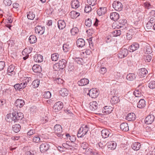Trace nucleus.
<instances>
[{"instance_id": "nucleus-45", "label": "nucleus", "mask_w": 155, "mask_h": 155, "mask_svg": "<svg viewBox=\"0 0 155 155\" xmlns=\"http://www.w3.org/2000/svg\"><path fill=\"white\" fill-rule=\"evenodd\" d=\"M59 55L57 53H54L51 55V58L52 61H56L58 60Z\"/></svg>"}, {"instance_id": "nucleus-64", "label": "nucleus", "mask_w": 155, "mask_h": 155, "mask_svg": "<svg viewBox=\"0 0 155 155\" xmlns=\"http://www.w3.org/2000/svg\"><path fill=\"white\" fill-rule=\"evenodd\" d=\"M153 26V24L148 22L146 25V27L148 29H151Z\"/></svg>"}, {"instance_id": "nucleus-2", "label": "nucleus", "mask_w": 155, "mask_h": 155, "mask_svg": "<svg viewBox=\"0 0 155 155\" xmlns=\"http://www.w3.org/2000/svg\"><path fill=\"white\" fill-rule=\"evenodd\" d=\"M12 119L14 122H15L19 120H21L23 117L24 115L22 113L14 111L12 113Z\"/></svg>"}, {"instance_id": "nucleus-18", "label": "nucleus", "mask_w": 155, "mask_h": 155, "mask_svg": "<svg viewBox=\"0 0 155 155\" xmlns=\"http://www.w3.org/2000/svg\"><path fill=\"white\" fill-rule=\"evenodd\" d=\"M148 71L145 68H142L139 70V75L140 77H145Z\"/></svg>"}, {"instance_id": "nucleus-40", "label": "nucleus", "mask_w": 155, "mask_h": 155, "mask_svg": "<svg viewBox=\"0 0 155 155\" xmlns=\"http://www.w3.org/2000/svg\"><path fill=\"white\" fill-rule=\"evenodd\" d=\"M51 94L49 91H46L44 92L43 97L45 98H50L51 97Z\"/></svg>"}, {"instance_id": "nucleus-59", "label": "nucleus", "mask_w": 155, "mask_h": 155, "mask_svg": "<svg viewBox=\"0 0 155 155\" xmlns=\"http://www.w3.org/2000/svg\"><path fill=\"white\" fill-rule=\"evenodd\" d=\"M144 58L145 60L146 61H147V62H149L152 59V57L150 55H148L145 56V58Z\"/></svg>"}, {"instance_id": "nucleus-56", "label": "nucleus", "mask_w": 155, "mask_h": 155, "mask_svg": "<svg viewBox=\"0 0 155 155\" xmlns=\"http://www.w3.org/2000/svg\"><path fill=\"white\" fill-rule=\"evenodd\" d=\"M87 3L92 6L96 5L97 3V0H87Z\"/></svg>"}, {"instance_id": "nucleus-5", "label": "nucleus", "mask_w": 155, "mask_h": 155, "mask_svg": "<svg viewBox=\"0 0 155 155\" xmlns=\"http://www.w3.org/2000/svg\"><path fill=\"white\" fill-rule=\"evenodd\" d=\"M99 94V93L98 90L93 88L89 90V93L87 95H89L92 98H96Z\"/></svg>"}, {"instance_id": "nucleus-48", "label": "nucleus", "mask_w": 155, "mask_h": 155, "mask_svg": "<svg viewBox=\"0 0 155 155\" xmlns=\"http://www.w3.org/2000/svg\"><path fill=\"white\" fill-rule=\"evenodd\" d=\"M73 28L71 29V32L72 35H75L77 34L78 32V28L77 27H74L73 25Z\"/></svg>"}, {"instance_id": "nucleus-60", "label": "nucleus", "mask_w": 155, "mask_h": 155, "mask_svg": "<svg viewBox=\"0 0 155 155\" xmlns=\"http://www.w3.org/2000/svg\"><path fill=\"white\" fill-rule=\"evenodd\" d=\"M87 146L86 145L85 143H82L81 144V147L80 148V150H81L82 149H83V150H86L87 149Z\"/></svg>"}, {"instance_id": "nucleus-57", "label": "nucleus", "mask_w": 155, "mask_h": 155, "mask_svg": "<svg viewBox=\"0 0 155 155\" xmlns=\"http://www.w3.org/2000/svg\"><path fill=\"white\" fill-rule=\"evenodd\" d=\"M92 8L88 5H87L84 8V12L86 13H88L91 11Z\"/></svg>"}, {"instance_id": "nucleus-17", "label": "nucleus", "mask_w": 155, "mask_h": 155, "mask_svg": "<svg viewBox=\"0 0 155 155\" xmlns=\"http://www.w3.org/2000/svg\"><path fill=\"white\" fill-rule=\"evenodd\" d=\"M135 119V115L133 113L128 114L126 117V119L128 121H133Z\"/></svg>"}, {"instance_id": "nucleus-42", "label": "nucleus", "mask_w": 155, "mask_h": 155, "mask_svg": "<svg viewBox=\"0 0 155 155\" xmlns=\"http://www.w3.org/2000/svg\"><path fill=\"white\" fill-rule=\"evenodd\" d=\"M85 44L84 40L82 38L78 39V47H82Z\"/></svg>"}, {"instance_id": "nucleus-25", "label": "nucleus", "mask_w": 155, "mask_h": 155, "mask_svg": "<svg viewBox=\"0 0 155 155\" xmlns=\"http://www.w3.org/2000/svg\"><path fill=\"white\" fill-rule=\"evenodd\" d=\"M27 17L29 19L33 20L35 17V14L33 11H29L27 13Z\"/></svg>"}, {"instance_id": "nucleus-13", "label": "nucleus", "mask_w": 155, "mask_h": 155, "mask_svg": "<svg viewBox=\"0 0 155 155\" xmlns=\"http://www.w3.org/2000/svg\"><path fill=\"white\" fill-rule=\"evenodd\" d=\"M35 31L36 34L42 35L44 34L45 31L44 27H43L41 26H38L35 28Z\"/></svg>"}, {"instance_id": "nucleus-7", "label": "nucleus", "mask_w": 155, "mask_h": 155, "mask_svg": "<svg viewBox=\"0 0 155 155\" xmlns=\"http://www.w3.org/2000/svg\"><path fill=\"white\" fill-rule=\"evenodd\" d=\"M63 107V103L59 101L54 104L53 107V110L55 112H57L60 110Z\"/></svg>"}, {"instance_id": "nucleus-39", "label": "nucleus", "mask_w": 155, "mask_h": 155, "mask_svg": "<svg viewBox=\"0 0 155 155\" xmlns=\"http://www.w3.org/2000/svg\"><path fill=\"white\" fill-rule=\"evenodd\" d=\"M110 101L112 104H115L119 102L120 100L116 95H113L111 98Z\"/></svg>"}, {"instance_id": "nucleus-22", "label": "nucleus", "mask_w": 155, "mask_h": 155, "mask_svg": "<svg viewBox=\"0 0 155 155\" xmlns=\"http://www.w3.org/2000/svg\"><path fill=\"white\" fill-rule=\"evenodd\" d=\"M25 84L22 82L20 84H16L14 85V87L16 90L21 91V89H23L25 87Z\"/></svg>"}, {"instance_id": "nucleus-28", "label": "nucleus", "mask_w": 155, "mask_h": 155, "mask_svg": "<svg viewBox=\"0 0 155 155\" xmlns=\"http://www.w3.org/2000/svg\"><path fill=\"white\" fill-rule=\"evenodd\" d=\"M35 61L41 62L43 61V56L40 54H35L34 57Z\"/></svg>"}, {"instance_id": "nucleus-21", "label": "nucleus", "mask_w": 155, "mask_h": 155, "mask_svg": "<svg viewBox=\"0 0 155 155\" xmlns=\"http://www.w3.org/2000/svg\"><path fill=\"white\" fill-rule=\"evenodd\" d=\"M102 112L106 114H110L113 110L112 108L110 106H106L104 107Z\"/></svg>"}, {"instance_id": "nucleus-3", "label": "nucleus", "mask_w": 155, "mask_h": 155, "mask_svg": "<svg viewBox=\"0 0 155 155\" xmlns=\"http://www.w3.org/2000/svg\"><path fill=\"white\" fill-rule=\"evenodd\" d=\"M88 129L87 125H81L78 130V138L82 137L88 131Z\"/></svg>"}, {"instance_id": "nucleus-43", "label": "nucleus", "mask_w": 155, "mask_h": 155, "mask_svg": "<svg viewBox=\"0 0 155 155\" xmlns=\"http://www.w3.org/2000/svg\"><path fill=\"white\" fill-rule=\"evenodd\" d=\"M127 22L126 20L124 19H121L119 21V24L118 25L120 28L123 27Z\"/></svg>"}, {"instance_id": "nucleus-1", "label": "nucleus", "mask_w": 155, "mask_h": 155, "mask_svg": "<svg viewBox=\"0 0 155 155\" xmlns=\"http://www.w3.org/2000/svg\"><path fill=\"white\" fill-rule=\"evenodd\" d=\"M66 61L65 60L62 59L57 63L54 64L53 68L55 71H61L66 67Z\"/></svg>"}, {"instance_id": "nucleus-53", "label": "nucleus", "mask_w": 155, "mask_h": 155, "mask_svg": "<svg viewBox=\"0 0 155 155\" xmlns=\"http://www.w3.org/2000/svg\"><path fill=\"white\" fill-rule=\"evenodd\" d=\"M85 24L87 27H90L92 24L91 19L90 18H88L86 20Z\"/></svg>"}, {"instance_id": "nucleus-31", "label": "nucleus", "mask_w": 155, "mask_h": 155, "mask_svg": "<svg viewBox=\"0 0 155 155\" xmlns=\"http://www.w3.org/2000/svg\"><path fill=\"white\" fill-rule=\"evenodd\" d=\"M60 95L64 97L68 95V91L65 88H63L61 89V90L60 91Z\"/></svg>"}, {"instance_id": "nucleus-12", "label": "nucleus", "mask_w": 155, "mask_h": 155, "mask_svg": "<svg viewBox=\"0 0 155 155\" xmlns=\"http://www.w3.org/2000/svg\"><path fill=\"white\" fill-rule=\"evenodd\" d=\"M139 48V45L137 42L133 43L128 48L130 52H133L137 50Z\"/></svg>"}, {"instance_id": "nucleus-14", "label": "nucleus", "mask_w": 155, "mask_h": 155, "mask_svg": "<svg viewBox=\"0 0 155 155\" xmlns=\"http://www.w3.org/2000/svg\"><path fill=\"white\" fill-rule=\"evenodd\" d=\"M25 104L24 101L21 99H17L15 103V105L17 107L21 108Z\"/></svg>"}, {"instance_id": "nucleus-24", "label": "nucleus", "mask_w": 155, "mask_h": 155, "mask_svg": "<svg viewBox=\"0 0 155 155\" xmlns=\"http://www.w3.org/2000/svg\"><path fill=\"white\" fill-rule=\"evenodd\" d=\"M32 69L33 71L35 73H40L42 71L41 67L37 64L33 65Z\"/></svg>"}, {"instance_id": "nucleus-41", "label": "nucleus", "mask_w": 155, "mask_h": 155, "mask_svg": "<svg viewBox=\"0 0 155 155\" xmlns=\"http://www.w3.org/2000/svg\"><path fill=\"white\" fill-rule=\"evenodd\" d=\"M15 69V66L13 65H11L9 66L8 68V73H11L12 74H14L15 72L14 71Z\"/></svg>"}, {"instance_id": "nucleus-30", "label": "nucleus", "mask_w": 155, "mask_h": 155, "mask_svg": "<svg viewBox=\"0 0 155 155\" xmlns=\"http://www.w3.org/2000/svg\"><path fill=\"white\" fill-rule=\"evenodd\" d=\"M145 106V101L144 99H141L138 102L137 105L138 107L142 108Z\"/></svg>"}, {"instance_id": "nucleus-50", "label": "nucleus", "mask_w": 155, "mask_h": 155, "mask_svg": "<svg viewBox=\"0 0 155 155\" xmlns=\"http://www.w3.org/2000/svg\"><path fill=\"white\" fill-rule=\"evenodd\" d=\"M112 33L114 36L116 37L119 36L121 34V32L120 30H114L113 31Z\"/></svg>"}, {"instance_id": "nucleus-11", "label": "nucleus", "mask_w": 155, "mask_h": 155, "mask_svg": "<svg viewBox=\"0 0 155 155\" xmlns=\"http://www.w3.org/2000/svg\"><path fill=\"white\" fill-rule=\"evenodd\" d=\"M154 117L152 114L148 115L145 119V122L146 124H151L154 121Z\"/></svg>"}, {"instance_id": "nucleus-52", "label": "nucleus", "mask_w": 155, "mask_h": 155, "mask_svg": "<svg viewBox=\"0 0 155 155\" xmlns=\"http://www.w3.org/2000/svg\"><path fill=\"white\" fill-rule=\"evenodd\" d=\"M71 6L73 8H78V0L72 1L71 3Z\"/></svg>"}, {"instance_id": "nucleus-46", "label": "nucleus", "mask_w": 155, "mask_h": 155, "mask_svg": "<svg viewBox=\"0 0 155 155\" xmlns=\"http://www.w3.org/2000/svg\"><path fill=\"white\" fill-rule=\"evenodd\" d=\"M78 12L73 11L71 12L70 15L72 18H76L78 17Z\"/></svg>"}, {"instance_id": "nucleus-32", "label": "nucleus", "mask_w": 155, "mask_h": 155, "mask_svg": "<svg viewBox=\"0 0 155 155\" xmlns=\"http://www.w3.org/2000/svg\"><path fill=\"white\" fill-rule=\"evenodd\" d=\"M21 129V126L19 124H16L12 126V130L15 132H18Z\"/></svg>"}, {"instance_id": "nucleus-55", "label": "nucleus", "mask_w": 155, "mask_h": 155, "mask_svg": "<svg viewBox=\"0 0 155 155\" xmlns=\"http://www.w3.org/2000/svg\"><path fill=\"white\" fill-rule=\"evenodd\" d=\"M3 2L5 5L7 6H10L12 3L11 0H4Z\"/></svg>"}, {"instance_id": "nucleus-61", "label": "nucleus", "mask_w": 155, "mask_h": 155, "mask_svg": "<svg viewBox=\"0 0 155 155\" xmlns=\"http://www.w3.org/2000/svg\"><path fill=\"white\" fill-rule=\"evenodd\" d=\"M5 62L4 61H0V71L2 70L5 67Z\"/></svg>"}, {"instance_id": "nucleus-19", "label": "nucleus", "mask_w": 155, "mask_h": 155, "mask_svg": "<svg viewBox=\"0 0 155 155\" xmlns=\"http://www.w3.org/2000/svg\"><path fill=\"white\" fill-rule=\"evenodd\" d=\"M110 17L112 20L116 21L119 19V15L116 12H112L110 14Z\"/></svg>"}, {"instance_id": "nucleus-15", "label": "nucleus", "mask_w": 155, "mask_h": 155, "mask_svg": "<svg viewBox=\"0 0 155 155\" xmlns=\"http://www.w3.org/2000/svg\"><path fill=\"white\" fill-rule=\"evenodd\" d=\"M89 108L91 110L94 111L96 110L98 108L97 103L95 101L90 102L89 104Z\"/></svg>"}, {"instance_id": "nucleus-33", "label": "nucleus", "mask_w": 155, "mask_h": 155, "mask_svg": "<svg viewBox=\"0 0 155 155\" xmlns=\"http://www.w3.org/2000/svg\"><path fill=\"white\" fill-rule=\"evenodd\" d=\"M37 40V39L36 37L34 35H30L28 39L29 41L31 44L35 43Z\"/></svg>"}, {"instance_id": "nucleus-6", "label": "nucleus", "mask_w": 155, "mask_h": 155, "mask_svg": "<svg viewBox=\"0 0 155 155\" xmlns=\"http://www.w3.org/2000/svg\"><path fill=\"white\" fill-rule=\"evenodd\" d=\"M49 147L50 145L49 143L44 142L40 145L39 149L41 152L44 153L47 151L49 149Z\"/></svg>"}, {"instance_id": "nucleus-8", "label": "nucleus", "mask_w": 155, "mask_h": 155, "mask_svg": "<svg viewBox=\"0 0 155 155\" xmlns=\"http://www.w3.org/2000/svg\"><path fill=\"white\" fill-rule=\"evenodd\" d=\"M112 6L115 10L118 11H121L123 8L122 3L118 1H114L112 4Z\"/></svg>"}, {"instance_id": "nucleus-20", "label": "nucleus", "mask_w": 155, "mask_h": 155, "mask_svg": "<svg viewBox=\"0 0 155 155\" xmlns=\"http://www.w3.org/2000/svg\"><path fill=\"white\" fill-rule=\"evenodd\" d=\"M107 11V8L106 7H100L97 11V14L99 16L103 15Z\"/></svg>"}, {"instance_id": "nucleus-44", "label": "nucleus", "mask_w": 155, "mask_h": 155, "mask_svg": "<svg viewBox=\"0 0 155 155\" xmlns=\"http://www.w3.org/2000/svg\"><path fill=\"white\" fill-rule=\"evenodd\" d=\"M33 141L35 143H38L41 141L40 136L39 135H37L34 136L33 138Z\"/></svg>"}, {"instance_id": "nucleus-38", "label": "nucleus", "mask_w": 155, "mask_h": 155, "mask_svg": "<svg viewBox=\"0 0 155 155\" xmlns=\"http://www.w3.org/2000/svg\"><path fill=\"white\" fill-rule=\"evenodd\" d=\"M71 46L69 44L67 43L63 44V49L64 52H67L69 51L70 48Z\"/></svg>"}, {"instance_id": "nucleus-54", "label": "nucleus", "mask_w": 155, "mask_h": 155, "mask_svg": "<svg viewBox=\"0 0 155 155\" xmlns=\"http://www.w3.org/2000/svg\"><path fill=\"white\" fill-rule=\"evenodd\" d=\"M148 87L151 89L155 88V81H151L148 84Z\"/></svg>"}, {"instance_id": "nucleus-16", "label": "nucleus", "mask_w": 155, "mask_h": 155, "mask_svg": "<svg viewBox=\"0 0 155 155\" xmlns=\"http://www.w3.org/2000/svg\"><path fill=\"white\" fill-rule=\"evenodd\" d=\"M107 146L108 149L110 150H114L116 147L117 144L114 141H110L107 143Z\"/></svg>"}, {"instance_id": "nucleus-26", "label": "nucleus", "mask_w": 155, "mask_h": 155, "mask_svg": "<svg viewBox=\"0 0 155 155\" xmlns=\"http://www.w3.org/2000/svg\"><path fill=\"white\" fill-rule=\"evenodd\" d=\"M144 89V87L142 86L141 87L140 92L139 90H136L134 92V94L135 95V97H139L141 96V92H143V90Z\"/></svg>"}, {"instance_id": "nucleus-10", "label": "nucleus", "mask_w": 155, "mask_h": 155, "mask_svg": "<svg viewBox=\"0 0 155 155\" xmlns=\"http://www.w3.org/2000/svg\"><path fill=\"white\" fill-rule=\"evenodd\" d=\"M111 132L110 130H109L107 129L102 130L101 134L103 138H106L108 137H111L112 134L111 133Z\"/></svg>"}, {"instance_id": "nucleus-62", "label": "nucleus", "mask_w": 155, "mask_h": 155, "mask_svg": "<svg viewBox=\"0 0 155 155\" xmlns=\"http://www.w3.org/2000/svg\"><path fill=\"white\" fill-rule=\"evenodd\" d=\"M66 113L69 115H70V117L71 118L73 117L74 116L73 114L71 112V111L69 109H67L66 110Z\"/></svg>"}, {"instance_id": "nucleus-58", "label": "nucleus", "mask_w": 155, "mask_h": 155, "mask_svg": "<svg viewBox=\"0 0 155 155\" xmlns=\"http://www.w3.org/2000/svg\"><path fill=\"white\" fill-rule=\"evenodd\" d=\"M107 71V70L106 68L103 67L101 68L99 70V72L103 74H104Z\"/></svg>"}, {"instance_id": "nucleus-49", "label": "nucleus", "mask_w": 155, "mask_h": 155, "mask_svg": "<svg viewBox=\"0 0 155 155\" xmlns=\"http://www.w3.org/2000/svg\"><path fill=\"white\" fill-rule=\"evenodd\" d=\"M12 114H8L6 116L5 120L7 122H11L13 121L12 118Z\"/></svg>"}, {"instance_id": "nucleus-36", "label": "nucleus", "mask_w": 155, "mask_h": 155, "mask_svg": "<svg viewBox=\"0 0 155 155\" xmlns=\"http://www.w3.org/2000/svg\"><path fill=\"white\" fill-rule=\"evenodd\" d=\"M136 77L135 74L134 73H129L127 76V80L130 81H132L135 79Z\"/></svg>"}, {"instance_id": "nucleus-29", "label": "nucleus", "mask_w": 155, "mask_h": 155, "mask_svg": "<svg viewBox=\"0 0 155 155\" xmlns=\"http://www.w3.org/2000/svg\"><path fill=\"white\" fill-rule=\"evenodd\" d=\"M120 129L123 130L127 131L129 130L128 126L126 123H122L120 125Z\"/></svg>"}, {"instance_id": "nucleus-9", "label": "nucleus", "mask_w": 155, "mask_h": 155, "mask_svg": "<svg viewBox=\"0 0 155 155\" xmlns=\"http://www.w3.org/2000/svg\"><path fill=\"white\" fill-rule=\"evenodd\" d=\"M129 53L128 50L125 48H122L118 55L119 58H122L126 57Z\"/></svg>"}, {"instance_id": "nucleus-47", "label": "nucleus", "mask_w": 155, "mask_h": 155, "mask_svg": "<svg viewBox=\"0 0 155 155\" xmlns=\"http://www.w3.org/2000/svg\"><path fill=\"white\" fill-rule=\"evenodd\" d=\"M39 83V80L36 79L33 81L31 83V85L33 86L34 88H35L38 86Z\"/></svg>"}, {"instance_id": "nucleus-23", "label": "nucleus", "mask_w": 155, "mask_h": 155, "mask_svg": "<svg viewBox=\"0 0 155 155\" xmlns=\"http://www.w3.org/2000/svg\"><path fill=\"white\" fill-rule=\"evenodd\" d=\"M89 82V81L88 79L84 78L78 81V85L81 86L85 85L88 84Z\"/></svg>"}, {"instance_id": "nucleus-37", "label": "nucleus", "mask_w": 155, "mask_h": 155, "mask_svg": "<svg viewBox=\"0 0 155 155\" xmlns=\"http://www.w3.org/2000/svg\"><path fill=\"white\" fill-rule=\"evenodd\" d=\"M144 51L146 54H150L152 52L151 48L149 44H147V45L145 46Z\"/></svg>"}, {"instance_id": "nucleus-63", "label": "nucleus", "mask_w": 155, "mask_h": 155, "mask_svg": "<svg viewBox=\"0 0 155 155\" xmlns=\"http://www.w3.org/2000/svg\"><path fill=\"white\" fill-rule=\"evenodd\" d=\"M85 152L88 155H91L92 153V150L91 149H88L87 148V149L85 150Z\"/></svg>"}, {"instance_id": "nucleus-35", "label": "nucleus", "mask_w": 155, "mask_h": 155, "mask_svg": "<svg viewBox=\"0 0 155 155\" xmlns=\"http://www.w3.org/2000/svg\"><path fill=\"white\" fill-rule=\"evenodd\" d=\"M140 144L138 142H135L132 145V148L134 150H138L140 148Z\"/></svg>"}, {"instance_id": "nucleus-4", "label": "nucleus", "mask_w": 155, "mask_h": 155, "mask_svg": "<svg viewBox=\"0 0 155 155\" xmlns=\"http://www.w3.org/2000/svg\"><path fill=\"white\" fill-rule=\"evenodd\" d=\"M55 133L57 136L61 138L64 137V134L62 133V127L61 125L57 124L54 127Z\"/></svg>"}, {"instance_id": "nucleus-27", "label": "nucleus", "mask_w": 155, "mask_h": 155, "mask_svg": "<svg viewBox=\"0 0 155 155\" xmlns=\"http://www.w3.org/2000/svg\"><path fill=\"white\" fill-rule=\"evenodd\" d=\"M58 28L61 30L63 29L66 26L64 21L61 20H59L58 21Z\"/></svg>"}, {"instance_id": "nucleus-51", "label": "nucleus", "mask_w": 155, "mask_h": 155, "mask_svg": "<svg viewBox=\"0 0 155 155\" xmlns=\"http://www.w3.org/2000/svg\"><path fill=\"white\" fill-rule=\"evenodd\" d=\"M143 4L145 8L147 9H149L153 7V5L150 4V3L146 2Z\"/></svg>"}, {"instance_id": "nucleus-34", "label": "nucleus", "mask_w": 155, "mask_h": 155, "mask_svg": "<svg viewBox=\"0 0 155 155\" xmlns=\"http://www.w3.org/2000/svg\"><path fill=\"white\" fill-rule=\"evenodd\" d=\"M24 80L25 82H23V84H25V87L27 85H28L29 86L31 85V78L30 77H24Z\"/></svg>"}]
</instances>
